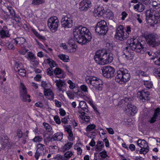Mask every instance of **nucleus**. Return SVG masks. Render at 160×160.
I'll return each instance as SVG.
<instances>
[{
  "instance_id": "obj_1",
  "label": "nucleus",
  "mask_w": 160,
  "mask_h": 160,
  "mask_svg": "<svg viewBox=\"0 0 160 160\" xmlns=\"http://www.w3.org/2000/svg\"><path fill=\"white\" fill-rule=\"evenodd\" d=\"M73 34L74 40L81 45L88 43L92 39L91 33L89 30L82 26L77 27Z\"/></svg>"
},
{
  "instance_id": "obj_2",
  "label": "nucleus",
  "mask_w": 160,
  "mask_h": 160,
  "mask_svg": "<svg viewBox=\"0 0 160 160\" xmlns=\"http://www.w3.org/2000/svg\"><path fill=\"white\" fill-rule=\"evenodd\" d=\"M94 59L97 63L103 65L111 63L113 60V58L112 54L108 53L103 49L97 51Z\"/></svg>"
},
{
  "instance_id": "obj_3",
  "label": "nucleus",
  "mask_w": 160,
  "mask_h": 160,
  "mask_svg": "<svg viewBox=\"0 0 160 160\" xmlns=\"http://www.w3.org/2000/svg\"><path fill=\"white\" fill-rule=\"evenodd\" d=\"M127 44L129 45L124 49V52H128L129 48L136 52L141 53L144 52L143 47L141 42L136 38H132L127 40Z\"/></svg>"
},
{
  "instance_id": "obj_4",
  "label": "nucleus",
  "mask_w": 160,
  "mask_h": 160,
  "mask_svg": "<svg viewBox=\"0 0 160 160\" xmlns=\"http://www.w3.org/2000/svg\"><path fill=\"white\" fill-rule=\"evenodd\" d=\"M85 80L89 87L93 90H102L103 85L101 79L95 77L90 76L87 77Z\"/></svg>"
},
{
  "instance_id": "obj_5",
  "label": "nucleus",
  "mask_w": 160,
  "mask_h": 160,
  "mask_svg": "<svg viewBox=\"0 0 160 160\" xmlns=\"http://www.w3.org/2000/svg\"><path fill=\"white\" fill-rule=\"evenodd\" d=\"M130 74L127 69L120 68L117 72L115 80L119 84H123L130 80Z\"/></svg>"
},
{
  "instance_id": "obj_6",
  "label": "nucleus",
  "mask_w": 160,
  "mask_h": 160,
  "mask_svg": "<svg viewBox=\"0 0 160 160\" xmlns=\"http://www.w3.org/2000/svg\"><path fill=\"white\" fill-rule=\"evenodd\" d=\"M147 43L152 47H157L160 45V36L155 33L144 35Z\"/></svg>"
},
{
  "instance_id": "obj_7",
  "label": "nucleus",
  "mask_w": 160,
  "mask_h": 160,
  "mask_svg": "<svg viewBox=\"0 0 160 160\" xmlns=\"http://www.w3.org/2000/svg\"><path fill=\"white\" fill-rule=\"evenodd\" d=\"M108 30V27L107 25L106 22L104 20L98 22L95 28L96 32L102 35L106 34Z\"/></svg>"
},
{
  "instance_id": "obj_8",
  "label": "nucleus",
  "mask_w": 160,
  "mask_h": 160,
  "mask_svg": "<svg viewBox=\"0 0 160 160\" xmlns=\"http://www.w3.org/2000/svg\"><path fill=\"white\" fill-rule=\"evenodd\" d=\"M59 20L56 16L52 17L48 21V26L52 32H55L58 29Z\"/></svg>"
},
{
  "instance_id": "obj_9",
  "label": "nucleus",
  "mask_w": 160,
  "mask_h": 160,
  "mask_svg": "<svg viewBox=\"0 0 160 160\" xmlns=\"http://www.w3.org/2000/svg\"><path fill=\"white\" fill-rule=\"evenodd\" d=\"M128 37V34L125 32L123 26L121 25L119 26L117 28L116 38L122 41L126 40Z\"/></svg>"
},
{
  "instance_id": "obj_10",
  "label": "nucleus",
  "mask_w": 160,
  "mask_h": 160,
  "mask_svg": "<svg viewBox=\"0 0 160 160\" xmlns=\"http://www.w3.org/2000/svg\"><path fill=\"white\" fill-rule=\"evenodd\" d=\"M159 18V16L155 15L151 10H148L146 12V20L148 23L150 24H156Z\"/></svg>"
},
{
  "instance_id": "obj_11",
  "label": "nucleus",
  "mask_w": 160,
  "mask_h": 160,
  "mask_svg": "<svg viewBox=\"0 0 160 160\" xmlns=\"http://www.w3.org/2000/svg\"><path fill=\"white\" fill-rule=\"evenodd\" d=\"M103 76L106 78H111L114 76L115 69L110 66H104L102 69Z\"/></svg>"
},
{
  "instance_id": "obj_12",
  "label": "nucleus",
  "mask_w": 160,
  "mask_h": 160,
  "mask_svg": "<svg viewBox=\"0 0 160 160\" xmlns=\"http://www.w3.org/2000/svg\"><path fill=\"white\" fill-rule=\"evenodd\" d=\"M61 25L65 28H70L72 26V21L70 15H63L61 20Z\"/></svg>"
},
{
  "instance_id": "obj_13",
  "label": "nucleus",
  "mask_w": 160,
  "mask_h": 160,
  "mask_svg": "<svg viewBox=\"0 0 160 160\" xmlns=\"http://www.w3.org/2000/svg\"><path fill=\"white\" fill-rule=\"evenodd\" d=\"M53 76L52 77V78L53 81H55L56 83V85L57 87V89L59 92L63 93L66 91V89L67 84L65 81L61 79H58L55 80Z\"/></svg>"
},
{
  "instance_id": "obj_14",
  "label": "nucleus",
  "mask_w": 160,
  "mask_h": 160,
  "mask_svg": "<svg viewBox=\"0 0 160 160\" xmlns=\"http://www.w3.org/2000/svg\"><path fill=\"white\" fill-rule=\"evenodd\" d=\"M90 1L85 0L82 1L79 3V9L81 11L85 12L91 7Z\"/></svg>"
},
{
  "instance_id": "obj_15",
  "label": "nucleus",
  "mask_w": 160,
  "mask_h": 160,
  "mask_svg": "<svg viewBox=\"0 0 160 160\" xmlns=\"http://www.w3.org/2000/svg\"><path fill=\"white\" fill-rule=\"evenodd\" d=\"M149 95V92L144 90L138 92L137 97L141 100L142 102H144L149 99L150 98L148 97Z\"/></svg>"
},
{
  "instance_id": "obj_16",
  "label": "nucleus",
  "mask_w": 160,
  "mask_h": 160,
  "mask_svg": "<svg viewBox=\"0 0 160 160\" xmlns=\"http://www.w3.org/2000/svg\"><path fill=\"white\" fill-rule=\"evenodd\" d=\"M0 36L1 38L3 39L10 37V34L7 26H4L2 28L0 31Z\"/></svg>"
},
{
  "instance_id": "obj_17",
  "label": "nucleus",
  "mask_w": 160,
  "mask_h": 160,
  "mask_svg": "<svg viewBox=\"0 0 160 160\" xmlns=\"http://www.w3.org/2000/svg\"><path fill=\"white\" fill-rule=\"evenodd\" d=\"M7 8L10 13V15L12 18H13L16 22H19L21 20V18L19 16L16 14L12 7L11 6H8L7 7Z\"/></svg>"
},
{
  "instance_id": "obj_18",
  "label": "nucleus",
  "mask_w": 160,
  "mask_h": 160,
  "mask_svg": "<svg viewBox=\"0 0 160 160\" xmlns=\"http://www.w3.org/2000/svg\"><path fill=\"white\" fill-rule=\"evenodd\" d=\"M105 12L104 8L102 6H99L94 9L93 11L95 17L101 16Z\"/></svg>"
},
{
  "instance_id": "obj_19",
  "label": "nucleus",
  "mask_w": 160,
  "mask_h": 160,
  "mask_svg": "<svg viewBox=\"0 0 160 160\" xmlns=\"http://www.w3.org/2000/svg\"><path fill=\"white\" fill-rule=\"evenodd\" d=\"M127 107L128 110V112L131 115L133 116L137 113V109L135 106L131 103H128Z\"/></svg>"
},
{
  "instance_id": "obj_20",
  "label": "nucleus",
  "mask_w": 160,
  "mask_h": 160,
  "mask_svg": "<svg viewBox=\"0 0 160 160\" xmlns=\"http://www.w3.org/2000/svg\"><path fill=\"white\" fill-rule=\"evenodd\" d=\"M54 72L58 78H64L65 76L64 72L59 68H55L54 70Z\"/></svg>"
},
{
  "instance_id": "obj_21",
  "label": "nucleus",
  "mask_w": 160,
  "mask_h": 160,
  "mask_svg": "<svg viewBox=\"0 0 160 160\" xmlns=\"http://www.w3.org/2000/svg\"><path fill=\"white\" fill-rule=\"evenodd\" d=\"M133 8L136 11L141 12L144 10L145 6L142 3L139 2L134 6Z\"/></svg>"
},
{
  "instance_id": "obj_22",
  "label": "nucleus",
  "mask_w": 160,
  "mask_h": 160,
  "mask_svg": "<svg viewBox=\"0 0 160 160\" xmlns=\"http://www.w3.org/2000/svg\"><path fill=\"white\" fill-rule=\"evenodd\" d=\"M14 42L16 45H19L23 44L25 42V39L23 37H18L13 39Z\"/></svg>"
},
{
  "instance_id": "obj_23",
  "label": "nucleus",
  "mask_w": 160,
  "mask_h": 160,
  "mask_svg": "<svg viewBox=\"0 0 160 160\" xmlns=\"http://www.w3.org/2000/svg\"><path fill=\"white\" fill-rule=\"evenodd\" d=\"M44 94L48 99H52L54 98V94L52 91L49 89L44 91Z\"/></svg>"
},
{
  "instance_id": "obj_24",
  "label": "nucleus",
  "mask_w": 160,
  "mask_h": 160,
  "mask_svg": "<svg viewBox=\"0 0 160 160\" xmlns=\"http://www.w3.org/2000/svg\"><path fill=\"white\" fill-rule=\"evenodd\" d=\"M38 152H39L42 154H44L45 152H46V146L43 144H39L37 145Z\"/></svg>"
},
{
  "instance_id": "obj_25",
  "label": "nucleus",
  "mask_w": 160,
  "mask_h": 160,
  "mask_svg": "<svg viewBox=\"0 0 160 160\" xmlns=\"http://www.w3.org/2000/svg\"><path fill=\"white\" fill-rule=\"evenodd\" d=\"M63 134L61 132H58L54 134L52 137L54 140V141H60L62 139Z\"/></svg>"
},
{
  "instance_id": "obj_26",
  "label": "nucleus",
  "mask_w": 160,
  "mask_h": 160,
  "mask_svg": "<svg viewBox=\"0 0 160 160\" xmlns=\"http://www.w3.org/2000/svg\"><path fill=\"white\" fill-rule=\"evenodd\" d=\"M137 144L141 148L149 147L147 142L144 140L139 139L137 141Z\"/></svg>"
},
{
  "instance_id": "obj_27",
  "label": "nucleus",
  "mask_w": 160,
  "mask_h": 160,
  "mask_svg": "<svg viewBox=\"0 0 160 160\" xmlns=\"http://www.w3.org/2000/svg\"><path fill=\"white\" fill-rule=\"evenodd\" d=\"M42 124L44 126V128L46 129V131L47 132L52 134L53 132L52 128L49 124L44 122Z\"/></svg>"
},
{
  "instance_id": "obj_28",
  "label": "nucleus",
  "mask_w": 160,
  "mask_h": 160,
  "mask_svg": "<svg viewBox=\"0 0 160 160\" xmlns=\"http://www.w3.org/2000/svg\"><path fill=\"white\" fill-rule=\"evenodd\" d=\"M20 98H21L22 101L23 102H26L27 101L30 102H31V100L30 99V96L27 94L20 95Z\"/></svg>"
},
{
  "instance_id": "obj_29",
  "label": "nucleus",
  "mask_w": 160,
  "mask_h": 160,
  "mask_svg": "<svg viewBox=\"0 0 160 160\" xmlns=\"http://www.w3.org/2000/svg\"><path fill=\"white\" fill-rule=\"evenodd\" d=\"M79 106L85 112H88V106L86 102L84 101H81L79 102Z\"/></svg>"
},
{
  "instance_id": "obj_30",
  "label": "nucleus",
  "mask_w": 160,
  "mask_h": 160,
  "mask_svg": "<svg viewBox=\"0 0 160 160\" xmlns=\"http://www.w3.org/2000/svg\"><path fill=\"white\" fill-rule=\"evenodd\" d=\"M20 95L27 94V92L25 86L22 83L20 84Z\"/></svg>"
},
{
  "instance_id": "obj_31",
  "label": "nucleus",
  "mask_w": 160,
  "mask_h": 160,
  "mask_svg": "<svg viewBox=\"0 0 160 160\" xmlns=\"http://www.w3.org/2000/svg\"><path fill=\"white\" fill-rule=\"evenodd\" d=\"M73 145V143L70 142H68L65 144L63 147L62 150L64 152L66 151L69 150L72 147Z\"/></svg>"
},
{
  "instance_id": "obj_32",
  "label": "nucleus",
  "mask_w": 160,
  "mask_h": 160,
  "mask_svg": "<svg viewBox=\"0 0 160 160\" xmlns=\"http://www.w3.org/2000/svg\"><path fill=\"white\" fill-rule=\"evenodd\" d=\"M46 60V62L48 63L50 66V68H51L55 67L57 65L55 62L51 58L47 59Z\"/></svg>"
},
{
  "instance_id": "obj_33",
  "label": "nucleus",
  "mask_w": 160,
  "mask_h": 160,
  "mask_svg": "<svg viewBox=\"0 0 160 160\" xmlns=\"http://www.w3.org/2000/svg\"><path fill=\"white\" fill-rule=\"evenodd\" d=\"M58 57L64 62H68L69 61V57L67 55L60 54L58 55Z\"/></svg>"
},
{
  "instance_id": "obj_34",
  "label": "nucleus",
  "mask_w": 160,
  "mask_h": 160,
  "mask_svg": "<svg viewBox=\"0 0 160 160\" xmlns=\"http://www.w3.org/2000/svg\"><path fill=\"white\" fill-rule=\"evenodd\" d=\"M25 57L30 61L36 58L34 54L30 52H28Z\"/></svg>"
},
{
  "instance_id": "obj_35",
  "label": "nucleus",
  "mask_w": 160,
  "mask_h": 160,
  "mask_svg": "<svg viewBox=\"0 0 160 160\" xmlns=\"http://www.w3.org/2000/svg\"><path fill=\"white\" fill-rule=\"evenodd\" d=\"M81 115H82V120L87 122H88L90 121V117L87 116V114L85 112H82L81 113Z\"/></svg>"
},
{
  "instance_id": "obj_36",
  "label": "nucleus",
  "mask_w": 160,
  "mask_h": 160,
  "mask_svg": "<svg viewBox=\"0 0 160 160\" xmlns=\"http://www.w3.org/2000/svg\"><path fill=\"white\" fill-rule=\"evenodd\" d=\"M153 115L154 117L157 118V119H160V108H157L155 109Z\"/></svg>"
},
{
  "instance_id": "obj_37",
  "label": "nucleus",
  "mask_w": 160,
  "mask_h": 160,
  "mask_svg": "<svg viewBox=\"0 0 160 160\" xmlns=\"http://www.w3.org/2000/svg\"><path fill=\"white\" fill-rule=\"evenodd\" d=\"M146 55H148L150 57V59L154 60L156 57V55L155 53L151 51L146 52H145Z\"/></svg>"
},
{
  "instance_id": "obj_38",
  "label": "nucleus",
  "mask_w": 160,
  "mask_h": 160,
  "mask_svg": "<svg viewBox=\"0 0 160 160\" xmlns=\"http://www.w3.org/2000/svg\"><path fill=\"white\" fill-rule=\"evenodd\" d=\"M99 155L102 159L106 158V160H108V158H109L107 154V152L105 150H104L100 152L99 153Z\"/></svg>"
},
{
  "instance_id": "obj_39",
  "label": "nucleus",
  "mask_w": 160,
  "mask_h": 160,
  "mask_svg": "<svg viewBox=\"0 0 160 160\" xmlns=\"http://www.w3.org/2000/svg\"><path fill=\"white\" fill-rule=\"evenodd\" d=\"M143 84L146 88L148 89L152 88L153 86V84L151 81L147 80L144 81Z\"/></svg>"
},
{
  "instance_id": "obj_40",
  "label": "nucleus",
  "mask_w": 160,
  "mask_h": 160,
  "mask_svg": "<svg viewBox=\"0 0 160 160\" xmlns=\"http://www.w3.org/2000/svg\"><path fill=\"white\" fill-rule=\"evenodd\" d=\"M65 130L68 132L69 135V137H68L69 139L70 140H72L73 139V134L71 129L68 128H65Z\"/></svg>"
},
{
  "instance_id": "obj_41",
  "label": "nucleus",
  "mask_w": 160,
  "mask_h": 160,
  "mask_svg": "<svg viewBox=\"0 0 160 160\" xmlns=\"http://www.w3.org/2000/svg\"><path fill=\"white\" fill-rule=\"evenodd\" d=\"M22 63L16 62L14 66V69L16 71H17L22 69Z\"/></svg>"
},
{
  "instance_id": "obj_42",
  "label": "nucleus",
  "mask_w": 160,
  "mask_h": 160,
  "mask_svg": "<svg viewBox=\"0 0 160 160\" xmlns=\"http://www.w3.org/2000/svg\"><path fill=\"white\" fill-rule=\"evenodd\" d=\"M30 63L34 67H37L39 63V61L37 59L36 57L30 61Z\"/></svg>"
},
{
  "instance_id": "obj_43",
  "label": "nucleus",
  "mask_w": 160,
  "mask_h": 160,
  "mask_svg": "<svg viewBox=\"0 0 160 160\" xmlns=\"http://www.w3.org/2000/svg\"><path fill=\"white\" fill-rule=\"evenodd\" d=\"M153 72L154 75L157 78H160V68L154 69Z\"/></svg>"
},
{
  "instance_id": "obj_44",
  "label": "nucleus",
  "mask_w": 160,
  "mask_h": 160,
  "mask_svg": "<svg viewBox=\"0 0 160 160\" xmlns=\"http://www.w3.org/2000/svg\"><path fill=\"white\" fill-rule=\"evenodd\" d=\"M96 126L94 124H91L88 125L86 128V131L89 132L95 129Z\"/></svg>"
},
{
  "instance_id": "obj_45",
  "label": "nucleus",
  "mask_w": 160,
  "mask_h": 160,
  "mask_svg": "<svg viewBox=\"0 0 160 160\" xmlns=\"http://www.w3.org/2000/svg\"><path fill=\"white\" fill-rule=\"evenodd\" d=\"M45 2V0H32V4L38 5Z\"/></svg>"
},
{
  "instance_id": "obj_46",
  "label": "nucleus",
  "mask_w": 160,
  "mask_h": 160,
  "mask_svg": "<svg viewBox=\"0 0 160 160\" xmlns=\"http://www.w3.org/2000/svg\"><path fill=\"white\" fill-rule=\"evenodd\" d=\"M149 147L142 148L140 149L139 153L145 155L149 151Z\"/></svg>"
},
{
  "instance_id": "obj_47",
  "label": "nucleus",
  "mask_w": 160,
  "mask_h": 160,
  "mask_svg": "<svg viewBox=\"0 0 160 160\" xmlns=\"http://www.w3.org/2000/svg\"><path fill=\"white\" fill-rule=\"evenodd\" d=\"M106 18L110 19H112L113 18V14L111 11L108 10L106 12Z\"/></svg>"
},
{
  "instance_id": "obj_48",
  "label": "nucleus",
  "mask_w": 160,
  "mask_h": 160,
  "mask_svg": "<svg viewBox=\"0 0 160 160\" xmlns=\"http://www.w3.org/2000/svg\"><path fill=\"white\" fill-rule=\"evenodd\" d=\"M44 143L46 145L47 144V143H48L49 142H53L54 141V140H53L52 136L50 137H48L44 139Z\"/></svg>"
},
{
  "instance_id": "obj_49",
  "label": "nucleus",
  "mask_w": 160,
  "mask_h": 160,
  "mask_svg": "<svg viewBox=\"0 0 160 160\" xmlns=\"http://www.w3.org/2000/svg\"><path fill=\"white\" fill-rule=\"evenodd\" d=\"M96 147V151H97L98 149H100L102 147H104V145L103 144L102 142L98 141L97 143V145Z\"/></svg>"
},
{
  "instance_id": "obj_50",
  "label": "nucleus",
  "mask_w": 160,
  "mask_h": 160,
  "mask_svg": "<svg viewBox=\"0 0 160 160\" xmlns=\"http://www.w3.org/2000/svg\"><path fill=\"white\" fill-rule=\"evenodd\" d=\"M80 88L81 90L85 93L88 92V88L87 86L85 85H82L80 86Z\"/></svg>"
},
{
  "instance_id": "obj_51",
  "label": "nucleus",
  "mask_w": 160,
  "mask_h": 160,
  "mask_svg": "<svg viewBox=\"0 0 160 160\" xmlns=\"http://www.w3.org/2000/svg\"><path fill=\"white\" fill-rule=\"evenodd\" d=\"M72 155L73 153L71 151H67L64 154V158H70Z\"/></svg>"
},
{
  "instance_id": "obj_52",
  "label": "nucleus",
  "mask_w": 160,
  "mask_h": 160,
  "mask_svg": "<svg viewBox=\"0 0 160 160\" xmlns=\"http://www.w3.org/2000/svg\"><path fill=\"white\" fill-rule=\"evenodd\" d=\"M42 138L41 136H38L35 137L33 139V141L35 142H40L42 141Z\"/></svg>"
},
{
  "instance_id": "obj_53",
  "label": "nucleus",
  "mask_w": 160,
  "mask_h": 160,
  "mask_svg": "<svg viewBox=\"0 0 160 160\" xmlns=\"http://www.w3.org/2000/svg\"><path fill=\"white\" fill-rule=\"evenodd\" d=\"M49 84H48L45 81H42L41 83V86H42L44 88V90H46L49 88V87H48V85Z\"/></svg>"
},
{
  "instance_id": "obj_54",
  "label": "nucleus",
  "mask_w": 160,
  "mask_h": 160,
  "mask_svg": "<svg viewBox=\"0 0 160 160\" xmlns=\"http://www.w3.org/2000/svg\"><path fill=\"white\" fill-rule=\"evenodd\" d=\"M17 72H18L19 75L21 76H24L26 75V71L24 69L22 68L21 69H20V70L17 71Z\"/></svg>"
},
{
  "instance_id": "obj_55",
  "label": "nucleus",
  "mask_w": 160,
  "mask_h": 160,
  "mask_svg": "<svg viewBox=\"0 0 160 160\" xmlns=\"http://www.w3.org/2000/svg\"><path fill=\"white\" fill-rule=\"evenodd\" d=\"M67 82L70 85L69 87L70 89H73L75 88V84L73 83L71 80H68V81Z\"/></svg>"
},
{
  "instance_id": "obj_56",
  "label": "nucleus",
  "mask_w": 160,
  "mask_h": 160,
  "mask_svg": "<svg viewBox=\"0 0 160 160\" xmlns=\"http://www.w3.org/2000/svg\"><path fill=\"white\" fill-rule=\"evenodd\" d=\"M54 119L55 122L57 124H59L61 123V121L58 116L57 115L55 116L54 117Z\"/></svg>"
},
{
  "instance_id": "obj_57",
  "label": "nucleus",
  "mask_w": 160,
  "mask_h": 160,
  "mask_svg": "<svg viewBox=\"0 0 160 160\" xmlns=\"http://www.w3.org/2000/svg\"><path fill=\"white\" fill-rule=\"evenodd\" d=\"M53 70L52 68H48L47 69V74L50 76H52L53 75Z\"/></svg>"
},
{
  "instance_id": "obj_58",
  "label": "nucleus",
  "mask_w": 160,
  "mask_h": 160,
  "mask_svg": "<svg viewBox=\"0 0 160 160\" xmlns=\"http://www.w3.org/2000/svg\"><path fill=\"white\" fill-rule=\"evenodd\" d=\"M135 18L138 20L139 23H141L142 22V20L140 17V14H137L135 16Z\"/></svg>"
},
{
  "instance_id": "obj_59",
  "label": "nucleus",
  "mask_w": 160,
  "mask_h": 160,
  "mask_svg": "<svg viewBox=\"0 0 160 160\" xmlns=\"http://www.w3.org/2000/svg\"><path fill=\"white\" fill-rule=\"evenodd\" d=\"M17 136L19 138H21L22 137L23 133L20 129H18L17 132Z\"/></svg>"
},
{
  "instance_id": "obj_60",
  "label": "nucleus",
  "mask_w": 160,
  "mask_h": 160,
  "mask_svg": "<svg viewBox=\"0 0 160 160\" xmlns=\"http://www.w3.org/2000/svg\"><path fill=\"white\" fill-rule=\"evenodd\" d=\"M69 119V118L68 117H64L61 119V122L65 124H67Z\"/></svg>"
},
{
  "instance_id": "obj_61",
  "label": "nucleus",
  "mask_w": 160,
  "mask_h": 160,
  "mask_svg": "<svg viewBox=\"0 0 160 160\" xmlns=\"http://www.w3.org/2000/svg\"><path fill=\"white\" fill-rule=\"evenodd\" d=\"M35 106L37 107H38L40 108H43L44 106L43 104L42 103L39 102H36L35 104Z\"/></svg>"
},
{
  "instance_id": "obj_62",
  "label": "nucleus",
  "mask_w": 160,
  "mask_h": 160,
  "mask_svg": "<svg viewBox=\"0 0 160 160\" xmlns=\"http://www.w3.org/2000/svg\"><path fill=\"white\" fill-rule=\"evenodd\" d=\"M56 159L57 160H66V159L64 158V157L60 155H57Z\"/></svg>"
},
{
  "instance_id": "obj_63",
  "label": "nucleus",
  "mask_w": 160,
  "mask_h": 160,
  "mask_svg": "<svg viewBox=\"0 0 160 160\" xmlns=\"http://www.w3.org/2000/svg\"><path fill=\"white\" fill-rule=\"evenodd\" d=\"M28 50L26 48H22L21 50L19 52L21 54L25 55L28 52Z\"/></svg>"
},
{
  "instance_id": "obj_64",
  "label": "nucleus",
  "mask_w": 160,
  "mask_h": 160,
  "mask_svg": "<svg viewBox=\"0 0 160 160\" xmlns=\"http://www.w3.org/2000/svg\"><path fill=\"white\" fill-rule=\"evenodd\" d=\"M128 14L127 13L125 12H123L122 13V17L121 18V19L124 20H125V18L127 16Z\"/></svg>"
}]
</instances>
